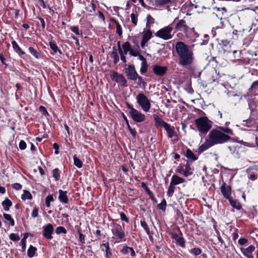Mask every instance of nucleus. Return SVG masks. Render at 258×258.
<instances>
[{"label":"nucleus","instance_id":"obj_1","mask_svg":"<svg viewBox=\"0 0 258 258\" xmlns=\"http://www.w3.org/2000/svg\"><path fill=\"white\" fill-rule=\"evenodd\" d=\"M229 135H233V133L228 127L218 126L212 130L208 136V139L200 146V151L204 152L216 144H223L229 141L231 137Z\"/></svg>","mask_w":258,"mask_h":258},{"label":"nucleus","instance_id":"obj_2","mask_svg":"<svg viewBox=\"0 0 258 258\" xmlns=\"http://www.w3.org/2000/svg\"><path fill=\"white\" fill-rule=\"evenodd\" d=\"M176 52L178 55V62L181 66L191 64L194 60V53L189 46L181 41L175 44Z\"/></svg>","mask_w":258,"mask_h":258},{"label":"nucleus","instance_id":"obj_3","mask_svg":"<svg viewBox=\"0 0 258 258\" xmlns=\"http://www.w3.org/2000/svg\"><path fill=\"white\" fill-rule=\"evenodd\" d=\"M198 131L203 134H207L212 126L213 122L206 116H202L195 120Z\"/></svg>","mask_w":258,"mask_h":258},{"label":"nucleus","instance_id":"obj_4","mask_svg":"<svg viewBox=\"0 0 258 258\" xmlns=\"http://www.w3.org/2000/svg\"><path fill=\"white\" fill-rule=\"evenodd\" d=\"M138 104L141 106L143 110L146 112H148L151 108V103L147 97L143 93H140L136 96Z\"/></svg>","mask_w":258,"mask_h":258},{"label":"nucleus","instance_id":"obj_5","mask_svg":"<svg viewBox=\"0 0 258 258\" xmlns=\"http://www.w3.org/2000/svg\"><path fill=\"white\" fill-rule=\"evenodd\" d=\"M172 31V27L168 25L160 29L155 34V35L165 40H169L173 37Z\"/></svg>","mask_w":258,"mask_h":258},{"label":"nucleus","instance_id":"obj_6","mask_svg":"<svg viewBox=\"0 0 258 258\" xmlns=\"http://www.w3.org/2000/svg\"><path fill=\"white\" fill-rule=\"evenodd\" d=\"M127 106L130 109L129 113L133 119L137 122H141L145 120V116L140 111L133 108L130 104H127Z\"/></svg>","mask_w":258,"mask_h":258},{"label":"nucleus","instance_id":"obj_7","mask_svg":"<svg viewBox=\"0 0 258 258\" xmlns=\"http://www.w3.org/2000/svg\"><path fill=\"white\" fill-rule=\"evenodd\" d=\"M140 47L137 45L136 48H133L130 43L128 41L124 42L122 45V52L123 54H126L128 52L131 56H137L139 54L138 49Z\"/></svg>","mask_w":258,"mask_h":258},{"label":"nucleus","instance_id":"obj_8","mask_svg":"<svg viewBox=\"0 0 258 258\" xmlns=\"http://www.w3.org/2000/svg\"><path fill=\"white\" fill-rule=\"evenodd\" d=\"M156 122L159 125L163 127L167 132L168 137L169 138H171L173 137L175 134L173 127H171L169 124H168L161 118L159 117H157L156 118Z\"/></svg>","mask_w":258,"mask_h":258},{"label":"nucleus","instance_id":"obj_9","mask_svg":"<svg viewBox=\"0 0 258 258\" xmlns=\"http://www.w3.org/2000/svg\"><path fill=\"white\" fill-rule=\"evenodd\" d=\"M125 74L128 80L136 81L138 78V73H137L135 67L132 65H128L125 68Z\"/></svg>","mask_w":258,"mask_h":258},{"label":"nucleus","instance_id":"obj_10","mask_svg":"<svg viewBox=\"0 0 258 258\" xmlns=\"http://www.w3.org/2000/svg\"><path fill=\"white\" fill-rule=\"evenodd\" d=\"M54 230L52 224H48L43 227V236L48 239H51L52 234Z\"/></svg>","mask_w":258,"mask_h":258},{"label":"nucleus","instance_id":"obj_11","mask_svg":"<svg viewBox=\"0 0 258 258\" xmlns=\"http://www.w3.org/2000/svg\"><path fill=\"white\" fill-rule=\"evenodd\" d=\"M171 238L175 241L177 244L182 247H185V240L182 236V234L172 233Z\"/></svg>","mask_w":258,"mask_h":258},{"label":"nucleus","instance_id":"obj_12","mask_svg":"<svg viewBox=\"0 0 258 258\" xmlns=\"http://www.w3.org/2000/svg\"><path fill=\"white\" fill-rule=\"evenodd\" d=\"M167 71V68L166 67L155 65L153 67V71L154 73L159 76H164Z\"/></svg>","mask_w":258,"mask_h":258},{"label":"nucleus","instance_id":"obj_13","mask_svg":"<svg viewBox=\"0 0 258 258\" xmlns=\"http://www.w3.org/2000/svg\"><path fill=\"white\" fill-rule=\"evenodd\" d=\"M222 195L225 198L229 200L231 197H230L231 193V188L230 186H227L226 184L223 183L220 187Z\"/></svg>","mask_w":258,"mask_h":258},{"label":"nucleus","instance_id":"obj_14","mask_svg":"<svg viewBox=\"0 0 258 258\" xmlns=\"http://www.w3.org/2000/svg\"><path fill=\"white\" fill-rule=\"evenodd\" d=\"M242 254L247 258H253L252 252L254 251L255 247L253 245H250L247 248H241Z\"/></svg>","mask_w":258,"mask_h":258},{"label":"nucleus","instance_id":"obj_15","mask_svg":"<svg viewBox=\"0 0 258 258\" xmlns=\"http://www.w3.org/2000/svg\"><path fill=\"white\" fill-rule=\"evenodd\" d=\"M112 232L115 236L120 239H122L124 237V232L119 225L115 226L114 229H112Z\"/></svg>","mask_w":258,"mask_h":258},{"label":"nucleus","instance_id":"obj_16","mask_svg":"<svg viewBox=\"0 0 258 258\" xmlns=\"http://www.w3.org/2000/svg\"><path fill=\"white\" fill-rule=\"evenodd\" d=\"M175 29L177 30L183 31L184 32H186L188 31V27L186 24V22L183 19L179 20L175 26Z\"/></svg>","mask_w":258,"mask_h":258},{"label":"nucleus","instance_id":"obj_17","mask_svg":"<svg viewBox=\"0 0 258 258\" xmlns=\"http://www.w3.org/2000/svg\"><path fill=\"white\" fill-rule=\"evenodd\" d=\"M113 78L115 79L116 82L119 83L122 86H126V80L122 75H119L117 73H114L113 74Z\"/></svg>","mask_w":258,"mask_h":258},{"label":"nucleus","instance_id":"obj_18","mask_svg":"<svg viewBox=\"0 0 258 258\" xmlns=\"http://www.w3.org/2000/svg\"><path fill=\"white\" fill-rule=\"evenodd\" d=\"M58 199L62 203L67 204L69 202V199L67 196V191H63L61 189L58 190Z\"/></svg>","mask_w":258,"mask_h":258},{"label":"nucleus","instance_id":"obj_19","mask_svg":"<svg viewBox=\"0 0 258 258\" xmlns=\"http://www.w3.org/2000/svg\"><path fill=\"white\" fill-rule=\"evenodd\" d=\"M185 179L176 175H173L172 176L170 183L175 186L176 185L183 183L185 182Z\"/></svg>","mask_w":258,"mask_h":258},{"label":"nucleus","instance_id":"obj_20","mask_svg":"<svg viewBox=\"0 0 258 258\" xmlns=\"http://www.w3.org/2000/svg\"><path fill=\"white\" fill-rule=\"evenodd\" d=\"M182 171H183L182 174L185 177L191 175L193 173V170L188 163H186L185 166V168L182 169Z\"/></svg>","mask_w":258,"mask_h":258},{"label":"nucleus","instance_id":"obj_21","mask_svg":"<svg viewBox=\"0 0 258 258\" xmlns=\"http://www.w3.org/2000/svg\"><path fill=\"white\" fill-rule=\"evenodd\" d=\"M230 205H231V206L239 210L241 209V205L236 200H234L232 198H231L230 199H229L228 200Z\"/></svg>","mask_w":258,"mask_h":258},{"label":"nucleus","instance_id":"obj_22","mask_svg":"<svg viewBox=\"0 0 258 258\" xmlns=\"http://www.w3.org/2000/svg\"><path fill=\"white\" fill-rule=\"evenodd\" d=\"M12 46L14 50L19 54L20 55H23L25 54V52L21 49V48L19 46L18 44L15 41H13L12 42Z\"/></svg>","mask_w":258,"mask_h":258},{"label":"nucleus","instance_id":"obj_23","mask_svg":"<svg viewBox=\"0 0 258 258\" xmlns=\"http://www.w3.org/2000/svg\"><path fill=\"white\" fill-rule=\"evenodd\" d=\"M12 205V202L8 199H6L2 202V206L5 211H8L9 210L10 207Z\"/></svg>","mask_w":258,"mask_h":258},{"label":"nucleus","instance_id":"obj_24","mask_svg":"<svg viewBox=\"0 0 258 258\" xmlns=\"http://www.w3.org/2000/svg\"><path fill=\"white\" fill-rule=\"evenodd\" d=\"M37 251V248L32 246L30 245L27 251V255L29 257H32L35 254Z\"/></svg>","mask_w":258,"mask_h":258},{"label":"nucleus","instance_id":"obj_25","mask_svg":"<svg viewBox=\"0 0 258 258\" xmlns=\"http://www.w3.org/2000/svg\"><path fill=\"white\" fill-rule=\"evenodd\" d=\"M173 0H155V5L157 6H163L172 2Z\"/></svg>","mask_w":258,"mask_h":258},{"label":"nucleus","instance_id":"obj_26","mask_svg":"<svg viewBox=\"0 0 258 258\" xmlns=\"http://www.w3.org/2000/svg\"><path fill=\"white\" fill-rule=\"evenodd\" d=\"M152 36V33L151 31L150 30H148L144 33L142 40L147 42L151 39Z\"/></svg>","mask_w":258,"mask_h":258},{"label":"nucleus","instance_id":"obj_27","mask_svg":"<svg viewBox=\"0 0 258 258\" xmlns=\"http://www.w3.org/2000/svg\"><path fill=\"white\" fill-rule=\"evenodd\" d=\"M186 157L191 161H195L197 160V158L194 154L189 149H187L185 153Z\"/></svg>","mask_w":258,"mask_h":258},{"label":"nucleus","instance_id":"obj_28","mask_svg":"<svg viewBox=\"0 0 258 258\" xmlns=\"http://www.w3.org/2000/svg\"><path fill=\"white\" fill-rule=\"evenodd\" d=\"M29 51L30 53L33 55L35 58H39L40 57V53L33 47H30L29 48Z\"/></svg>","mask_w":258,"mask_h":258},{"label":"nucleus","instance_id":"obj_29","mask_svg":"<svg viewBox=\"0 0 258 258\" xmlns=\"http://www.w3.org/2000/svg\"><path fill=\"white\" fill-rule=\"evenodd\" d=\"M32 198V196L31 195V194L27 191V190H24V193L22 195V199L23 200H31Z\"/></svg>","mask_w":258,"mask_h":258},{"label":"nucleus","instance_id":"obj_30","mask_svg":"<svg viewBox=\"0 0 258 258\" xmlns=\"http://www.w3.org/2000/svg\"><path fill=\"white\" fill-rule=\"evenodd\" d=\"M147 20V27H150L151 25L153 24L155 22L154 19L150 15H148L146 18Z\"/></svg>","mask_w":258,"mask_h":258},{"label":"nucleus","instance_id":"obj_31","mask_svg":"<svg viewBox=\"0 0 258 258\" xmlns=\"http://www.w3.org/2000/svg\"><path fill=\"white\" fill-rule=\"evenodd\" d=\"M175 189V186L170 183V184L168 186V190L167 192V195L168 197H171L172 196Z\"/></svg>","mask_w":258,"mask_h":258},{"label":"nucleus","instance_id":"obj_32","mask_svg":"<svg viewBox=\"0 0 258 258\" xmlns=\"http://www.w3.org/2000/svg\"><path fill=\"white\" fill-rule=\"evenodd\" d=\"M49 46H50V47L51 48V49L54 52L56 53L57 52H58L60 54H61V52L58 49L57 45L55 43H54L53 42H49Z\"/></svg>","mask_w":258,"mask_h":258},{"label":"nucleus","instance_id":"obj_33","mask_svg":"<svg viewBox=\"0 0 258 258\" xmlns=\"http://www.w3.org/2000/svg\"><path fill=\"white\" fill-rule=\"evenodd\" d=\"M73 159L74 164L76 166L79 168L82 167L83 162L79 158H78L76 155L74 156Z\"/></svg>","mask_w":258,"mask_h":258},{"label":"nucleus","instance_id":"obj_34","mask_svg":"<svg viewBox=\"0 0 258 258\" xmlns=\"http://www.w3.org/2000/svg\"><path fill=\"white\" fill-rule=\"evenodd\" d=\"M4 218L9 221L12 226L15 225V221L14 219L12 218L11 216L9 214L4 213Z\"/></svg>","mask_w":258,"mask_h":258},{"label":"nucleus","instance_id":"obj_35","mask_svg":"<svg viewBox=\"0 0 258 258\" xmlns=\"http://www.w3.org/2000/svg\"><path fill=\"white\" fill-rule=\"evenodd\" d=\"M54 199L52 195H48L45 199V204L47 207H49L50 206V202L53 201Z\"/></svg>","mask_w":258,"mask_h":258},{"label":"nucleus","instance_id":"obj_36","mask_svg":"<svg viewBox=\"0 0 258 258\" xmlns=\"http://www.w3.org/2000/svg\"><path fill=\"white\" fill-rule=\"evenodd\" d=\"M52 176L56 180H58L60 177L59 170L57 168H55L52 171Z\"/></svg>","mask_w":258,"mask_h":258},{"label":"nucleus","instance_id":"obj_37","mask_svg":"<svg viewBox=\"0 0 258 258\" xmlns=\"http://www.w3.org/2000/svg\"><path fill=\"white\" fill-rule=\"evenodd\" d=\"M115 25H116V32L119 36H121L122 32V29L121 26L119 25V23L116 21H114Z\"/></svg>","mask_w":258,"mask_h":258},{"label":"nucleus","instance_id":"obj_38","mask_svg":"<svg viewBox=\"0 0 258 258\" xmlns=\"http://www.w3.org/2000/svg\"><path fill=\"white\" fill-rule=\"evenodd\" d=\"M55 232L57 234L60 233L66 234L67 233V230L62 226H59L56 228Z\"/></svg>","mask_w":258,"mask_h":258},{"label":"nucleus","instance_id":"obj_39","mask_svg":"<svg viewBox=\"0 0 258 258\" xmlns=\"http://www.w3.org/2000/svg\"><path fill=\"white\" fill-rule=\"evenodd\" d=\"M148 69V65L147 61L142 62L141 68L140 71L142 73H145L147 72Z\"/></svg>","mask_w":258,"mask_h":258},{"label":"nucleus","instance_id":"obj_40","mask_svg":"<svg viewBox=\"0 0 258 258\" xmlns=\"http://www.w3.org/2000/svg\"><path fill=\"white\" fill-rule=\"evenodd\" d=\"M166 207V202L164 199H163L162 202L158 205V207L159 209L162 211H165Z\"/></svg>","mask_w":258,"mask_h":258},{"label":"nucleus","instance_id":"obj_41","mask_svg":"<svg viewBox=\"0 0 258 258\" xmlns=\"http://www.w3.org/2000/svg\"><path fill=\"white\" fill-rule=\"evenodd\" d=\"M190 252L195 255H198L201 253L202 251L199 248H194L190 249Z\"/></svg>","mask_w":258,"mask_h":258},{"label":"nucleus","instance_id":"obj_42","mask_svg":"<svg viewBox=\"0 0 258 258\" xmlns=\"http://www.w3.org/2000/svg\"><path fill=\"white\" fill-rule=\"evenodd\" d=\"M131 18L132 20V23L135 25H137L138 22V17L134 13H132L131 14Z\"/></svg>","mask_w":258,"mask_h":258},{"label":"nucleus","instance_id":"obj_43","mask_svg":"<svg viewBox=\"0 0 258 258\" xmlns=\"http://www.w3.org/2000/svg\"><path fill=\"white\" fill-rule=\"evenodd\" d=\"M10 238L13 241H17L19 240L20 237L18 234L12 233L10 236Z\"/></svg>","mask_w":258,"mask_h":258},{"label":"nucleus","instance_id":"obj_44","mask_svg":"<svg viewBox=\"0 0 258 258\" xmlns=\"http://www.w3.org/2000/svg\"><path fill=\"white\" fill-rule=\"evenodd\" d=\"M26 238L27 236H24L21 241V244L22 246V248L23 251H25L26 249Z\"/></svg>","mask_w":258,"mask_h":258},{"label":"nucleus","instance_id":"obj_45","mask_svg":"<svg viewBox=\"0 0 258 258\" xmlns=\"http://www.w3.org/2000/svg\"><path fill=\"white\" fill-rule=\"evenodd\" d=\"M71 30L72 32L76 33L77 35L82 34V32H80L78 27L77 26H72L71 27Z\"/></svg>","mask_w":258,"mask_h":258},{"label":"nucleus","instance_id":"obj_46","mask_svg":"<svg viewBox=\"0 0 258 258\" xmlns=\"http://www.w3.org/2000/svg\"><path fill=\"white\" fill-rule=\"evenodd\" d=\"M78 233L79 234V241L82 243H85V236L81 232L80 229L78 230Z\"/></svg>","mask_w":258,"mask_h":258},{"label":"nucleus","instance_id":"obj_47","mask_svg":"<svg viewBox=\"0 0 258 258\" xmlns=\"http://www.w3.org/2000/svg\"><path fill=\"white\" fill-rule=\"evenodd\" d=\"M141 225L142 227L144 229V230L147 232V233H149L150 230L148 227L147 224L145 222H141Z\"/></svg>","mask_w":258,"mask_h":258},{"label":"nucleus","instance_id":"obj_48","mask_svg":"<svg viewBox=\"0 0 258 258\" xmlns=\"http://www.w3.org/2000/svg\"><path fill=\"white\" fill-rule=\"evenodd\" d=\"M138 83L139 84V85L140 86H141L142 85L143 86H144L146 84V83L144 82V80L143 79V78L139 76L138 75Z\"/></svg>","mask_w":258,"mask_h":258},{"label":"nucleus","instance_id":"obj_49","mask_svg":"<svg viewBox=\"0 0 258 258\" xmlns=\"http://www.w3.org/2000/svg\"><path fill=\"white\" fill-rule=\"evenodd\" d=\"M38 216V210L37 208H35L33 209V211L31 213V216L35 218L37 217Z\"/></svg>","mask_w":258,"mask_h":258},{"label":"nucleus","instance_id":"obj_50","mask_svg":"<svg viewBox=\"0 0 258 258\" xmlns=\"http://www.w3.org/2000/svg\"><path fill=\"white\" fill-rule=\"evenodd\" d=\"M131 248L130 247H128V246H124L123 247V248L121 250V252L124 254H127L130 250H131Z\"/></svg>","mask_w":258,"mask_h":258},{"label":"nucleus","instance_id":"obj_51","mask_svg":"<svg viewBox=\"0 0 258 258\" xmlns=\"http://www.w3.org/2000/svg\"><path fill=\"white\" fill-rule=\"evenodd\" d=\"M19 148L21 150H24L26 148V143L23 140H21L19 143Z\"/></svg>","mask_w":258,"mask_h":258},{"label":"nucleus","instance_id":"obj_52","mask_svg":"<svg viewBox=\"0 0 258 258\" xmlns=\"http://www.w3.org/2000/svg\"><path fill=\"white\" fill-rule=\"evenodd\" d=\"M39 110L43 113V115H48V113L46 110V108L44 106H40L39 107Z\"/></svg>","mask_w":258,"mask_h":258},{"label":"nucleus","instance_id":"obj_53","mask_svg":"<svg viewBox=\"0 0 258 258\" xmlns=\"http://www.w3.org/2000/svg\"><path fill=\"white\" fill-rule=\"evenodd\" d=\"M120 219L122 221H124L127 223L129 222L128 219L126 217L125 214L123 213H121L120 214Z\"/></svg>","mask_w":258,"mask_h":258},{"label":"nucleus","instance_id":"obj_54","mask_svg":"<svg viewBox=\"0 0 258 258\" xmlns=\"http://www.w3.org/2000/svg\"><path fill=\"white\" fill-rule=\"evenodd\" d=\"M120 55V59L121 60L124 62V63L126 65V58H125V55L124 54L122 53V50H120L119 52Z\"/></svg>","mask_w":258,"mask_h":258},{"label":"nucleus","instance_id":"obj_55","mask_svg":"<svg viewBox=\"0 0 258 258\" xmlns=\"http://www.w3.org/2000/svg\"><path fill=\"white\" fill-rule=\"evenodd\" d=\"M13 187L16 190H19L22 188V185L18 183L13 184Z\"/></svg>","mask_w":258,"mask_h":258},{"label":"nucleus","instance_id":"obj_56","mask_svg":"<svg viewBox=\"0 0 258 258\" xmlns=\"http://www.w3.org/2000/svg\"><path fill=\"white\" fill-rule=\"evenodd\" d=\"M147 191L148 194L149 195L150 198L152 199V200L155 201L156 198H155L153 193L149 189L147 190Z\"/></svg>","mask_w":258,"mask_h":258},{"label":"nucleus","instance_id":"obj_57","mask_svg":"<svg viewBox=\"0 0 258 258\" xmlns=\"http://www.w3.org/2000/svg\"><path fill=\"white\" fill-rule=\"evenodd\" d=\"M247 242V240L245 238H240L239 240H238V243L240 245H244V244H245L246 242Z\"/></svg>","mask_w":258,"mask_h":258},{"label":"nucleus","instance_id":"obj_58","mask_svg":"<svg viewBox=\"0 0 258 258\" xmlns=\"http://www.w3.org/2000/svg\"><path fill=\"white\" fill-rule=\"evenodd\" d=\"M112 255L110 248L106 249V256L107 258H110Z\"/></svg>","mask_w":258,"mask_h":258},{"label":"nucleus","instance_id":"obj_59","mask_svg":"<svg viewBox=\"0 0 258 258\" xmlns=\"http://www.w3.org/2000/svg\"><path fill=\"white\" fill-rule=\"evenodd\" d=\"M129 131H130L131 134L133 137V138H135L136 136V134H137V132H136L135 129H134V128H130Z\"/></svg>","mask_w":258,"mask_h":258},{"label":"nucleus","instance_id":"obj_60","mask_svg":"<svg viewBox=\"0 0 258 258\" xmlns=\"http://www.w3.org/2000/svg\"><path fill=\"white\" fill-rule=\"evenodd\" d=\"M113 59H114V60H113L114 63L115 64H117L119 62V60L118 54L116 55L113 56Z\"/></svg>","mask_w":258,"mask_h":258},{"label":"nucleus","instance_id":"obj_61","mask_svg":"<svg viewBox=\"0 0 258 258\" xmlns=\"http://www.w3.org/2000/svg\"><path fill=\"white\" fill-rule=\"evenodd\" d=\"M251 88L258 90V81H255L252 83L251 85Z\"/></svg>","mask_w":258,"mask_h":258},{"label":"nucleus","instance_id":"obj_62","mask_svg":"<svg viewBox=\"0 0 258 258\" xmlns=\"http://www.w3.org/2000/svg\"><path fill=\"white\" fill-rule=\"evenodd\" d=\"M53 148L55 149V154H58V145L56 143H54L53 144Z\"/></svg>","mask_w":258,"mask_h":258},{"label":"nucleus","instance_id":"obj_63","mask_svg":"<svg viewBox=\"0 0 258 258\" xmlns=\"http://www.w3.org/2000/svg\"><path fill=\"white\" fill-rule=\"evenodd\" d=\"M39 20L40 21L42 28L44 29L45 27V21H44V19H42V18H39Z\"/></svg>","mask_w":258,"mask_h":258},{"label":"nucleus","instance_id":"obj_64","mask_svg":"<svg viewBox=\"0 0 258 258\" xmlns=\"http://www.w3.org/2000/svg\"><path fill=\"white\" fill-rule=\"evenodd\" d=\"M257 176L255 174H251L250 175L249 178L252 180H254L257 179Z\"/></svg>","mask_w":258,"mask_h":258}]
</instances>
